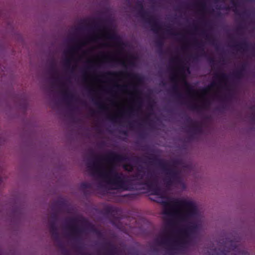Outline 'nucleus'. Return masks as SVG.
Here are the masks:
<instances>
[{
	"instance_id": "9",
	"label": "nucleus",
	"mask_w": 255,
	"mask_h": 255,
	"mask_svg": "<svg viewBox=\"0 0 255 255\" xmlns=\"http://www.w3.org/2000/svg\"><path fill=\"white\" fill-rule=\"evenodd\" d=\"M170 81L174 83L172 87V91L176 96V98L179 100L183 99V95L179 92L178 85L177 84L178 77L176 73H173L170 76Z\"/></svg>"
},
{
	"instance_id": "56",
	"label": "nucleus",
	"mask_w": 255,
	"mask_h": 255,
	"mask_svg": "<svg viewBox=\"0 0 255 255\" xmlns=\"http://www.w3.org/2000/svg\"><path fill=\"white\" fill-rule=\"evenodd\" d=\"M193 59H194V60H197L198 59V56L197 55H194V56H192Z\"/></svg>"
},
{
	"instance_id": "34",
	"label": "nucleus",
	"mask_w": 255,
	"mask_h": 255,
	"mask_svg": "<svg viewBox=\"0 0 255 255\" xmlns=\"http://www.w3.org/2000/svg\"><path fill=\"white\" fill-rule=\"evenodd\" d=\"M80 187L83 189H90L92 187V185L90 183L84 182L81 183Z\"/></svg>"
},
{
	"instance_id": "25",
	"label": "nucleus",
	"mask_w": 255,
	"mask_h": 255,
	"mask_svg": "<svg viewBox=\"0 0 255 255\" xmlns=\"http://www.w3.org/2000/svg\"><path fill=\"white\" fill-rule=\"evenodd\" d=\"M125 73V72H107L103 75V77L104 78H107V77L117 78Z\"/></svg>"
},
{
	"instance_id": "46",
	"label": "nucleus",
	"mask_w": 255,
	"mask_h": 255,
	"mask_svg": "<svg viewBox=\"0 0 255 255\" xmlns=\"http://www.w3.org/2000/svg\"><path fill=\"white\" fill-rule=\"evenodd\" d=\"M208 60L212 65H213L215 64V60H214V58L209 57L208 58Z\"/></svg>"
},
{
	"instance_id": "18",
	"label": "nucleus",
	"mask_w": 255,
	"mask_h": 255,
	"mask_svg": "<svg viewBox=\"0 0 255 255\" xmlns=\"http://www.w3.org/2000/svg\"><path fill=\"white\" fill-rule=\"evenodd\" d=\"M62 93L64 99L68 102V106H70V104L69 102L75 100L74 95L70 93L67 89L62 90Z\"/></svg>"
},
{
	"instance_id": "29",
	"label": "nucleus",
	"mask_w": 255,
	"mask_h": 255,
	"mask_svg": "<svg viewBox=\"0 0 255 255\" xmlns=\"http://www.w3.org/2000/svg\"><path fill=\"white\" fill-rule=\"evenodd\" d=\"M92 101L94 102L95 105H96L98 107L100 111H104L107 109L105 105L100 101H96L94 98L92 99Z\"/></svg>"
},
{
	"instance_id": "15",
	"label": "nucleus",
	"mask_w": 255,
	"mask_h": 255,
	"mask_svg": "<svg viewBox=\"0 0 255 255\" xmlns=\"http://www.w3.org/2000/svg\"><path fill=\"white\" fill-rule=\"evenodd\" d=\"M170 238L166 234L163 235L160 239L155 240V243L159 246H169L170 245Z\"/></svg>"
},
{
	"instance_id": "10",
	"label": "nucleus",
	"mask_w": 255,
	"mask_h": 255,
	"mask_svg": "<svg viewBox=\"0 0 255 255\" xmlns=\"http://www.w3.org/2000/svg\"><path fill=\"white\" fill-rule=\"evenodd\" d=\"M248 66V63L245 62L243 63L240 68L232 74L233 77L238 80L242 79L245 76Z\"/></svg>"
},
{
	"instance_id": "32",
	"label": "nucleus",
	"mask_w": 255,
	"mask_h": 255,
	"mask_svg": "<svg viewBox=\"0 0 255 255\" xmlns=\"http://www.w3.org/2000/svg\"><path fill=\"white\" fill-rule=\"evenodd\" d=\"M250 110L252 111V113L250 116V118L253 123L255 124V106L251 107Z\"/></svg>"
},
{
	"instance_id": "5",
	"label": "nucleus",
	"mask_w": 255,
	"mask_h": 255,
	"mask_svg": "<svg viewBox=\"0 0 255 255\" xmlns=\"http://www.w3.org/2000/svg\"><path fill=\"white\" fill-rule=\"evenodd\" d=\"M189 223L185 228L179 231V234L184 237V239H181L179 241L181 244H186L187 242L185 239H190L191 235L195 234L199 229V225L197 223L194 222H189Z\"/></svg>"
},
{
	"instance_id": "41",
	"label": "nucleus",
	"mask_w": 255,
	"mask_h": 255,
	"mask_svg": "<svg viewBox=\"0 0 255 255\" xmlns=\"http://www.w3.org/2000/svg\"><path fill=\"white\" fill-rule=\"evenodd\" d=\"M115 87H116L120 91H125L127 89V86L124 85V86H121V85H116Z\"/></svg>"
},
{
	"instance_id": "23",
	"label": "nucleus",
	"mask_w": 255,
	"mask_h": 255,
	"mask_svg": "<svg viewBox=\"0 0 255 255\" xmlns=\"http://www.w3.org/2000/svg\"><path fill=\"white\" fill-rule=\"evenodd\" d=\"M104 211L106 214L114 216L117 213L118 209L115 207L108 206L105 209Z\"/></svg>"
},
{
	"instance_id": "26",
	"label": "nucleus",
	"mask_w": 255,
	"mask_h": 255,
	"mask_svg": "<svg viewBox=\"0 0 255 255\" xmlns=\"http://www.w3.org/2000/svg\"><path fill=\"white\" fill-rule=\"evenodd\" d=\"M194 44L197 47L198 49L202 52V56H205L206 54L204 50L203 43L202 42H199L196 40L194 41Z\"/></svg>"
},
{
	"instance_id": "52",
	"label": "nucleus",
	"mask_w": 255,
	"mask_h": 255,
	"mask_svg": "<svg viewBox=\"0 0 255 255\" xmlns=\"http://www.w3.org/2000/svg\"><path fill=\"white\" fill-rule=\"evenodd\" d=\"M133 89L134 90V92L135 93H138V91H137V90L136 89V87L135 86H133Z\"/></svg>"
},
{
	"instance_id": "35",
	"label": "nucleus",
	"mask_w": 255,
	"mask_h": 255,
	"mask_svg": "<svg viewBox=\"0 0 255 255\" xmlns=\"http://www.w3.org/2000/svg\"><path fill=\"white\" fill-rule=\"evenodd\" d=\"M126 74L127 75V76L130 78H132L133 79H134V80H136L137 81H139L140 80L139 76L137 74H133V73H126Z\"/></svg>"
},
{
	"instance_id": "61",
	"label": "nucleus",
	"mask_w": 255,
	"mask_h": 255,
	"mask_svg": "<svg viewBox=\"0 0 255 255\" xmlns=\"http://www.w3.org/2000/svg\"><path fill=\"white\" fill-rule=\"evenodd\" d=\"M186 48H187V46H186V45H184V46H183L182 47V49H186Z\"/></svg>"
},
{
	"instance_id": "43",
	"label": "nucleus",
	"mask_w": 255,
	"mask_h": 255,
	"mask_svg": "<svg viewBox=\"0 0 255 255\" xmlns=\"http://www.w3.org/2000/svg\"><path fill=\"white\" fill-rule=\"evenodd\" d=\"M134 59V57L133 56H130L129 58L128 59V63L129 65L130 66H133L134 65V62L133 60Z\"/></svg>"
},
{
	"instance_id": "22",
	"label": "nucleus",
	"mask_w": 255,
	"mask_h": 255,
	"mask_svg": "<svg viewBox=\"0 0 255 255\" xmlns=\"http://www.w3.org/2000/svg\"><path fill=\"white\" fill-rule=\"evenodd\" d=\"M215 78L218 79L220 83L225 82L227 81L229 76L226 73L222 72L220 73H216L215 74Z\"/></svg>"
},
{
	"instance_id": "54",
	"label": "nucleus",
	"mask_w": 255,
	"mask_h": 255,
	"mask_svg": "<svg viewBox=\"0 0 255 255\" xmlns=\"http://www.w3.org/2000/svg\"><path fill=\"white\" fill-rule=\"evenodd\" d=\"M128 126L130 128H132L133 127V123L132 122H129L128 123Z\"/></svg>"
},
{
	"instance_id": "4",
	"label": "nucleus",
	"mask_w": 255,
	"mask_h": 255,
	"mask_svg": "<svg viewBox=\"0 0 255 255\" xmlns=\"http://www.w3.org/2000/svg\"><path fill=\"white\" fill-rule=\"evenodd\" d=\"M135 7L138 9V14L148 24L152 31L157 33L161 30L162 27L158 21L153 16H149L148 12L144 10L142 1L138 0Z\"/></svg>"
},
{
	"instance_id": "20",
	"label": "nucleus",
	"mask_w": 255,
	"mask_h": 255,
	"mask_svg": "<svg viewBox=\"0 0 255 255\" xmlns=\"http://www.w3.org/2000/svg\"><path fill=\"white\" fill-rule=\"evenodd\" d=\"M103 58L106 62L109 63H120L121 65L124 67H126V62L125 61L112 58V57L109 55H104Z\"/></svg>"
},
{
	"instance_id": "40",
	"label": "nucleus",
	"mask_w": 255,
	"mask_h": 255,
	"mask_svg": "<svg viewBox=\"0 0 255 255\" xmlns=\"http://www.w3.org/2000/svg\"><path fill=\"white\" fill-rule=\"evenodd\" d=\"M135 111V110L134 108H131L128 109L127 111L123 112V114H127L128 115H130L133 114Z\"/></svg>"
},
{
	"instance_id": "8",
	"label": "nucleus",
	"mask_w": 255,
	"mask_h": 255,
	"mask_svg": "<svg viewBox=\"0 0 255 255\" xmlns=\"http://www.w3.org/2000/svg\"><path fill=\"white\" fill-rule=\"evenodd\" d=\"M84 44L85 43L84 42L78 43L74 46L69 47L65 52L66 54L71 55L72 56L74 53L80 50L82 46L84 45ZM72 58V57L70 58H66L65 60V65L66 67L69 68L70 67Z\"/></svg>"
},
{
	"instance_id": "3",
	"label": "nucleus",
	"mask_w": 255,
	"mask_h": 255,
	"mask_svg": "<svg viewBox=\"0 0 255 255\" xmlns=\"http://www.w3.org/2000/svg\"><path fill=\"white\" fill-rule=\"evenodd\" d=\"M151 157H146V158L149 160L150 163H155L160 167L167 175V177L165 178L167 185L170 186L173 182H177L179 180V172L176 168H169L168 162L164 159L157 158L152 154H151Z\"/></svg>"
},
{
	"instance_id": "58",
	"label": "nucleus",
	"mask_w": 255,
	"mask_h": 255,
	"mask_svg": "<svg viewBox=\"0 0 255 255\" xmlns=\"http://www.w3.org/2000/svg\"><path fill=\"white\" fill-rule=\"evenodd\" d=\"M88 90H89V92L90 93L93 92H94V90L93 89H91V88H89Z\"/></svg>"
},
{
	"instance_id": "42",
	"label": "nucleus",
	"mask_w": 255,
	"mask_h": 255,
	"mask_svg": "<svg viewBox=\"0 0 255 255\" xmlns=\"http://www.w3.org/2000/svg\"><path fill=\"white\" fill-rule=\"evenodd\" d=\"M131 160L136 163L143 162V161L142 160V159L141 158L138 157H134L131 159Z\"/></svg>"
},
{
	"instance_id": "1",
	"label": "nucleus",
	"mask_w": 255,
	"mask_h": 255,
	"mask_svg": "<svg viewBox=\"0 0 255 255\" xmlns=\"http://www.w3.org/2000/svg\"><path fill=\"white\" fill-rule=\"evenodd\" d=\"M126 159V156L110 151L104 156H96L93 161L88 162L87 165L88 168L93 171V174H98L100 177L104 179L108 184L112 185V189L127 191L132 189L129 181L125 180L121 174L116 172L112 168L109 169L108 171H105L102 170L100 165L102 161L116 163L124 161Z\"/></svg>"
},
{
	"instance_id": "48",
	"label": "nucleus",
	"mask_w": 255,
	"mask_h": 255,
	"mask_svg": "<svg viewBox=\"0 0 255 255\" xmlns=\"http://www.w3.org/2000/svg\"><path fill=\"white\" fill-rule=\"evenodd\" d=\"M179 71H180V73H183L185 71V67L182 65L180 66Z\"/></svg>"
},
{
	"instance_id": "21",
	"label": "nucleus",
	"mask_w": 255,
	"mask_h": 255,
	"mask_svg": "<svg viewBox=\"0 0 255 255\" xmlns=\"http://www.w3.org/2000/svg\"><path fill=\"white\" fill-rule=\"evenodd\" d=\"M165 31L167 34L175 36L176 38H178L180 37V40H184L185 39V36L184 34L181 33L174 32L172 28H167Z\"/></svg>"
},
{
	"instance_id": "62",
	"label": "nucleus",
	"mask_w": 255,
	"mask_h": 255,
	"mask_svg": "<svg viewBox=\"0 0 255 255\" xmlns=\"http://www.w3.org/2000/svg\"><path fill=\"white\" fill-rule=\"evenodd\" d=\"M83 80H84V81H86V77H85V74L83 75Z\"/></svg>"
},
{
	"instance_id": "39",
	"label": "nucleus",
	"mask_w": 255,
	"mask_h": 255,
	"mask_svg": "<svg viewBox=\"0 0 255 255\" xmlns=\"http://www.w3.org/2000/svg\"><path fill=\"white\" fill-rule=\"evenodd\" d=\"M107 118L112 122L114 123H117L118 122V120L119 119V116H109L108 115Z\"/></svg>"
},
{
	"instance_id": "17",
	"label": "nucleus",
	"mask_w": 255,
	"mask_h": 255,
	"mask_svg": "<svg viewBox=\"0 0 255 255\" xmlns=\"http://www.w3.org/2000/svg\"><path fill=\"white\" fill-rule=\"evenodd\" d=\"M105 36L111 40H112L119 44H123L120 37L115 32H106Z\"/></svg>"
},
{
	"instance_id": "59",
	"label": "nucleus",
	"mask_w": 255,
	"mask_h": 255,
	"mask_svg": "<svg viewBox=\"0 0 255 255\" xmlns=\"http://www.w3.org/2000/svg\"><path fill=\"white\" fill-rule=\"evenodd\" d=\"M61 87H62V88H64V87H65V86H66V85H65V83H62V84H61Z\"/></svg>"
},
{
	"instance_id": "16",
	"label": "nucleus",
	"mask_w": 255,
	"mask_h": 255,
	"mask_svg": "<svg viewBox=\"0 0 255 255\" xmlns=\"http://www.w3.org/2000/svg\"><path fill=\"white\" fill-rule=\"evenodd\" d=\"M233 47L238 50H243L245 52L249 50L250 44L246 41H243L233 45Z\"/></svg>"
},
{
	"instance_id": "44",
	"label": "nucleus",
	"mask_w": 255,
	"mask_h": 255,
	"mask_svg": "<svg viewBox=\"0 0 255 255\" xmlns=\"http://www.w3.org/2000/svg\"><path fill=\"white\" fill-rule=\"evenodd\" d=\"M170 61L172 63L180 62L181 61L178 57L173 58L170 60Z\"/></svg>"
},
{
	"instance_id": "7",
	"label": "nucleus",
	"mask_w": 255,
	"mask_h": 255,
	"mask_svg": "<svg viewBox=\"0 0 255 255\" xmlns=\"http://www.w3.org/2000/svg\"><path fill=\"white\" fill-rule=\"evenodd\" d=\"M153 173L150 170H148L147 177H146L145 181L142 182L141 184L143 185L146 186L149 190L151 192L152 194L158 195L160 193L159 188L154 186L152 182L150 181V179L153 177Z\"/></svg>"
},
{
	"instance_id": "33",
	"label": "nucleus",
	"mask_w": 255,
	"mask_h": 255,
	"mask_svg": "<svg viewBox=\"0 0 255 255\" xmlns=\"http://www.w3.org/2000/svg\"><path fill=\"white\" fill-rule=\"evenodd\" d=\"M202 34L205 36L206 39L210 41L213 45H215L216 46V49H217V46H216V44L215 43V40L214 39L212 38V37L209 35L206 34L205 31H203L202 32Z\"/></svg>"
},
{
	"instance_id": "11",
	"label": "nucleus",
	"mask_w": 255,
	"mask_h": 255,
	"mask_svg": "<svg viewBox=\"0 0 255 255\" xmlns=\"http://www.w3.org/2000/svg\"><path fill=\"white\" fill-rule=\"evenodd\" d=\"M210 105V102L209 100L205 99L204 100L202 105H199L197 104L193 103L189 104L188 105V108L193 110L196 111H200L203 109H206L209 108Z\"/></svg>"
},
{
	"instance_id": "12",
	"label": "nucleus",
	"mask_w": 255,
	"mask_h": 255,
	"mask_svg": "<svg viewBox=\"0 0 255 255\" xmlns=\"http://www.w3.org/2000/svg\"><path fill=\"white\" fill-rule=\"evenodd\" d=\"M187 123L191 125L190 130L194 133H200L202 131V128L200 124L197 123L193 122L192 120L189 117H187L186 119Z\"/></svg>"
},
{
	"instance_id": "24",
	"label": "nucleus",
	"mask_w": 255,
	"mask_h": 255,
	"mask_svg": "<svg viewBox=\"0 0 255 255\" xmlns=\"http://www.w3.org/2000/svg\"><path fill=\"white\" fill-rule=\"evenodd\" d=\"M218 84L215 82L211 83L207 87L203 88L201 91L203 95L207 94L211 90L217 86Z\"/></svg>"
},
{
	"instance_id": "49",
	"label": "nucleus",
	"mask_w": 255,
	"mask_h": 255,
	"mask_svg": "<svg viewBox=\"0 0 255 255\" xmlns=\"http://www.w3.org/2000/svg\"><path fill=\"white\" fill-rule=\"evenodd\" d=\"M157 43L159 47H161L163 46V42L160 40H158Z\"/></svg>"
},
{
	"instance_id": "50",
	"label": "nucleus",
	"mask_w": 255,
	"mask_h": 255,
	"mask_svg": "<svg viewBox=\"0 0 255 255\" xmlns=\"http://www.w3.org/2000/svg\"><path fill=\"white\" fill-rule=\"evenodd\" d=\"M90 114L92 116H93L95 115L96 112L94 110H90Z\"/></svg>"
},
{
	"instance_id": "38",
	"label": "nucleus",
	"mask_w": 255,
	"mask_h": 255,
	"mask_svg": "<svg viewBox=\"0 0 255 255\" xmlns=\"http://www.w3.org/2000/svg\"><path fill=\"white\" fill-rule=\"evenodd\" d=\"M198 5L201 7L202 11H206L207 10L206 4L204 1H200L198 3Z\"/></svg>"
},
{
	"instance_id": "13",
	"label": "nucleus",
	"mask_w": 255,
	"mask_h": 255,
	"mask_svg": "<svg viewBox=\"0 0 255 255\" xmlns=\"http://www.w3.org/2000/svg\"><path fill=\"white\" fill-rule=\"evenodd\" d=\"M104 247H108L107 254L109 255H119V250L118 248L111 242H108L104 244Z\"/></svg>"
},
{
	"instance_id": "37",
	"label": "nucleus",
	"mask_w": 255,
	"mask_h": 255,
	"mask_svg": "<svg viewBox=\"0 0 255 255\" xmlns=\"http://www.w3.org/2000/svg\"><path fill=\"white\" fill-rule=\"evenodd\" d=\"M123 168L126 171L128 172H131L133 169V167L132 165L130 163L125 164L123 166Z\"/></svg>"
},
{
	"instance_id": "57",
	"label": "nucleus",
	"mask_w": 255,
	"mask_h": 255,
	"mask_svg": "<svg viewBox=\"0 0 255 255\" xmlns=\"http://www.w3.org/2000/svg\"><path fill=\"white\" fill-rule=\"evenodd\" d=\"M241 14L244 16L247 15V12L246 11H243Z\"/></svg>"
},
{
	"instance_id": "53",
	"label": "nucleus",
	"mask_w": 255,
	"mask_h": 255,
	"mask_svg": "<svg viewBox=\"0 0 255 255\" xmlns=\"http://www.w3.org/2000/svg\"><path fill=\"white\" fill-rule=\"evenodd\" d=\"M121 133L125 135H128V132L126 130H123V131H121Z\"/></svg>"
},
{
	"instance_id": "31",
	"label": "nucleus",
	"mask_w": 255,
	"mask_h": 255,
	"mask_svg": "<svg viewBox=\"0 0 255 255\" xmlns=\"http://www.w3.org/2000/svg\"><path fill=\"white\" fill-rule=\"evenodd\" d=\"M49 72L54 75H56L57 74V71L56 69V65L53 60L50 63Z\"/></svg>"
},
{
	"instance_id": "51",
	"label": "nucleus",
	"mask_w": 255,
	"mask_h": 255,
	"mask_svg": "<svg viewBox=\"0 0 255 255\" xmlns=\"http://www.w3.org/2000/svg\"><path fill=\"white\" fill-rule=\"evenodd\" d=\"M52 78L54 80L53 82V83H55V82H58V80H59V78H57H57H55L54 77H52Z\"/></svg>"
},
{
	"instance_id": "2",
	"label": "nucleus",
	"mask_w": 255,
	"mask_h": 255,
	"mask_svg": "<svg viewBox=\"0 0 255 255\" xmlns=\"http://www.w3.org/2000/svg\"><path fill=\"white\" fill-rule=\"evenodd\" d=\"M164 214L171 215L172 211L181 221L188 222L190 218L198 215V209L195 203L185 199L167 198L163 201Z\"/></svg>"
},
{
	"instance_id": "36",
	"label": "nucleus",
	"mask_w": 255,
	"mask_h": 255,
	"mask_svg": "<svg viewBox=\"0 0 255 255\" xmlns=\"http://www.w3.org/2000/svg\"><path fill=\"white\" fill-rule=\"evenodd\" d=\"M141 105H142V101H141V98L139 97H137L136 101H135V105L136 107V111L139 110L141 108Z\"/></svg>"
},
{
	"instance_id": "63",
	"label": "nucleus",
	"mask_w": 255,
	"mask_h": 255,
	"mask_svg": "<svg viewBox=\"0 0 255 255\" xmlns=\"http://www.w3.org/2000/svg\"><path fill=\"white\" fill-rule=\"evenodd\" d=\"M148 118H149V115H148L146 117L145 120H147L148 119Z\"/></svg>"
},
{
	"instance_id": "47",
	"label": "nucleus",
	"mask_w": 255,
	"mask_h": 255,
	"mask_svg": "<svg viewBox=\"0 0 255 255\" xmlns=\"http://www.w3.org/2000/svg\"><path fill=\"white\" fill-rule=\"evenodd\" d=\"M219 9L226 10H229L230 9V7L229 6H224L223 7H219Z\"/></svg>"
},
{
	"instance_id": "27",
	"label": "nucleus",
	"mask_w": 255,
	"mask_h": 255,
	"mask_svg": "<svg viewBox=\"0 0 255 255\" xmlns=\"http://www.w3.org/2000/svg\"><path fill=\"white\" fill-rule=\"evenodd\" d=\"M56 242L58 243V245L59 247L62 250L61 253L62 255H71L69 251L64 247L60 240L59 241Z\"/></svg>"
},
{
	"instance_id": "28",
	"label": "nucleus",
	"mask_w": 255,
	"mask_h": 255,
	"mask_svg": "<svg viewBox=\"0 0 255 255\" xmlns=\"http://www.w3.org/2000/svg\"><path fill=\"white\" fill-rule=\"evenodd\" d=\"M171 164H169V166H171L172 168H176L177 165H179L181 164V160L180 159L176 158L173 159L170 161Z\"/></svg>"
},
{
	"instance_id": "55",
	"label": "nucleus",
	"mask_w": 255,
	"mask_h": 255,
	"mask_svg": "<svg viewBox=\"0 0 255 255\" xmlns=\"http://www.w3.org/2000/svg\"><path fill=\"white\" fill-rule=\"evenodd\" d=\"M93 66H92V65H90V66H88V67H87V69H88V70H91L93 68Z\"/></svg>"
},
{
	"instance_id": "64",
	"label": "nucleus",
	"mask_w": 255,
	"mask_h": 255,
	"mask_svg": "<svg viewBox=\"0 0 255 255\" xmlns=\"http://www.w3.org/2000/svg\"><path fill=\"white\" fill-rule=\"evenodd\" d=\"M242 28H243V27H242V26H240V27L238 28V29L239 30H241Z\"/></svg>"
},
{
	"instance_id": "6",
	"label": "nucleus",
	"mask_w": 255,
	"mask_h": 255,
	"mask_svg": "<svg viewBox=\"0 0 255 255\" xmlns=\"http://www.w3.org/2000/svg\"><path fill=\"white\" fill-rule=\"evenodd\" d=\"M58 220V215L56 213L53 212L51 214L50 220L49 221V231L51 235L52 238L55 242L60 241V236L57 226V221Z\"/></svg>"
},
{
	"instance_id": "19",
	"label": "nucleus",
	"mask_w": 255,
	"mask_h": 255,
	"mask_svg": "<svg viewBox=\"0 0 255 255\" xmlns=\"http://www.w3.org/2000/svg\"><path fill=\"white\" fill-rule=\"evenodd\" d=\"M182 81L184 84V87L187 90L188 95H190L191 94L197 95L198 92L194 89L193 87L189 83L187 82L184 77L182 78Z\"/></svg>"
},
{
	"instance_id": "14",
	"label": "nucleus",
	"mask_w": 255,
	"mask_h": 255,
	"mask_svg": "<svg viewBox=\"0 0 255 255\" xmlns=\"http://www.w3.org/2000/svg\"><path fill=\"white\" fill-rule=\"evenodd\" d=\"M143 167L141 166H139L137 168V172L136 173L132 176L133 180H137L139 181V183L140 185H142L141 183L143 182V179L144 177V171H143ZM145 181H144V182Z\"/></svg>"
},
{
	"instance_id": "45",
	"label": "nucleus",
	"mask_w": 255,
	"mask_h": 255,
	"mask_svg": "<svg viewBox=\"0 0 255 255\" xmlns=\"http://www.w3.org/2000/svg\"><path fill=\"white\" fill-rule=\"evenodd\" d=\"M56 203L60 207L65 206L66 205V203L64 201H59Z\"/></svg>"
},
{
	"instance_id": "60",
	"label": "nucleus",
	"mask_w": 255,
	"mask_h": 255,
	"mask_svg": "<svg viewBox=\"0 0 255 255\" xmlns=\"http://www.w3.org/2000/svg\"><path fill=\"white\" fill-rule=\"evenodd\" d=\"M217 15V16L220 17L221 16V13L220 12H218Z\"/></svg>"
},
{
	"instance_id": "30",
	"label": "nucleus",
	"mask_w": 255,
	"mask_h": 255,
	"mask_svg": "<svg viewBox=\"0 0 255 255\" xmlns=\"http://www.w3.org/2000/svg\"><path fill=\"white\" fill-rule=\"evenodd\" d=\"M89 27H94V28H96L97 29L100 30L102 28L104 30H107L108 28L106 26H102L98 23H95V20H93L92 23L89 25Z\"/></svg>"
}]
</instances>
